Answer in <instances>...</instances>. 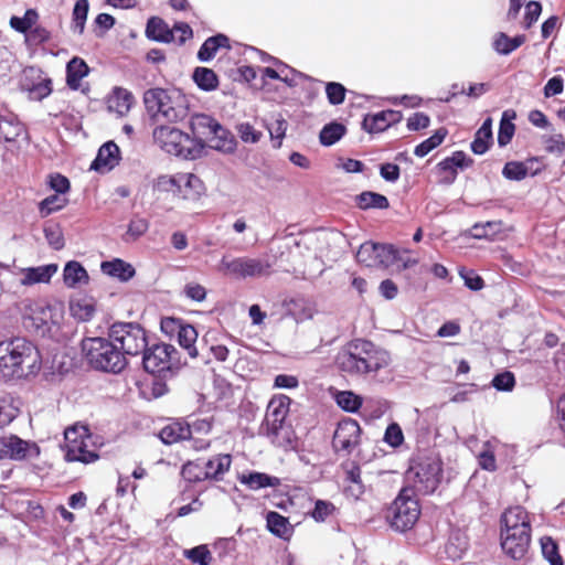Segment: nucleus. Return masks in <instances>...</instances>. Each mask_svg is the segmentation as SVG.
<instances>
[{
    "label": "nucleus",
    "mask_w": 565,
    "mask_h": 565,
    "mask_svg": "<svg viewBox=\"0 0 565 565\" xmlns=\"http://www.w3.org/2000/svg\"><path fill=\"white\" fill-rule=\"evenodd\" d=\"M66 202V199L61 198L57 194L50 195L40 203V212L43 216H47L53 212L61 210Z\"/></svg>",
    "instance_id": "55"
},
{
    "label": "nucleus",
    "mask_w": 565,
    "mask_h": 565,
    "mask_svg": "<svg viewBox=\"0 0 565 565\" xmlns=\"http://www.w3.org/2000/svg\"><path fill=\"white\" fill-rule=\"evenodd\" d=\"M290 398L286 395H275L267 405L265 416L266 435L271 443L284 447L290 443V430L285 425V419L289 413Z\"/></svg>",
    "instance_id": "9"
},
{
    "label": "nucleus",
    "mask_w": 565,
    "mask_h": 565,
    "mask_svg": "<svg viewBox=\"0 0 565 565\" xmlns=\"http://www.w3.org/2000/svg\"><path fill=\"white\" fill-rule=\"evenodd\" d=\"M20 88L29 99L41 102L52 93V79L41 68L29 66L23 70Z\"/></svg>",
    "instance_id": "14"
},
{
    "label": "nucleus",
    "mask_w": 565,
    "mask_h": 565,
    "mask_svg": "<svg viewBox=\"0 0 565 565\" xmlns=\"http://www.w3.org/2000/svg\"><path fill=\"white\" fill-rule=\"evenodd\" d=\"M356 203H358V206L362 210H369V209L384 210V209H387L390 205L386 196H384L380 193L371 192V191H365V192H362L361 194H359L356 196Z\"/></svg>",
    "instance_id": "39"
},
{
    "label": "nucleus",
    "mask_w": 565,
    "mask_h": 565,
    "mask_svg": "<svg viewBox=\"0 0 565 565\" xmlns=\"http://www.w3.org/2000/svg\"><path fill=\"white\" fill-rule=\"evenodd\" d=\"M270 267L269 262L259 258L246 256L231 257L224 255L218 264L217 270L233 279H246L267 276L270 274Z\"/></svg>",
    "instance_id": "11"
},
{
    "label": "nucleus",
    "mask_w": 565,
    "mask_h": 565,
    "mask_svg": "<svg viewBox=\"0 0 565 565\" xmlns=\"http://www.w3.org/2000/svg\"><path fill=\"white\" fill-rule=\"evenodd\" d=\"M116 345L127 355L142 353L148 347L146 331L137 323L118 322L114 323L108 333Z\"/></svg>",
    "instance_id": "12"
},
{
    "label": "nucleus",
    "mask_w": 565,
    "mask_h": 565,
    "mask_svg": "<svg viewBox=\"0 0 565 565\" xmlns=\"http://www.w3.org/2000/svg\"><path fill=\"white\" fill-rule=\"evenodd\" d=\"M82 350L88 364L95 370L118 374L127 365L125 353L109 337L84 339Z\"/></svg>",
    "instance_id": "4"
},
{
    "label": "nucleus",
    "mask_w": 565,
    "mask_h": 565,
    "mask_svg": "<svg viewBox=\"0 0 565 565\" xmlns=\"http://www.w3.org/2000/svg\"><path fill=\"white\" fill-rule=\"evenodd\" d=\"M24 131V126L15 117L0 116V140L14 141Z\"/></svg>",
    "instance_id": "38"
},
{
    "label": "nucleus",
    "mask_w": 565,
    "mask_h": 565,
    "mask_svg": "<svg viewBox=\"0 0 565 565\" xmlns=\"http://www.w3.org/2000/svg\"><path fill=\"white\" fill-rule=\"evenodd\" d=\"M287 127H288V124L281 116H279L278 118H276L274 121H271L268 125L267 128H268L270 138L273 140L277 141L275 145L276 148L281 146V140L284 139V137L286 135Z\"/></svg>",
    "instance_id": "57"
},
{
    "label": "nucleus",
    "mask_w": 565,
    "mask_h": 565,
    "mask_svg": "<svg viewBox=\"0 0 565 565\" xmlns=\"http://www.w3.org/2000/svg\"><path fill=\"white\" fill-rule=\"evenodd\" d=\"M402 120V114L397 110L386 109L364 117L363 129L370 134L382 132L393 124Z\"/></svg>",
    "instance_id": "19"
},
{
    "label": "nucleus",
    "mask_w": 565,
    "mask_h": 565,
    "mask_svg": "<svg viewBox=\"0 0 565 565\" xmlns=\"http://www.w3.org/2000/svg\"><path fill=\"white\" fill-rule=\"evenodd\" d=\"M39 14L34 9H28L23 17L13 15L10 19V26L20 33L29 32L36 23Z\"/></svg>",
    "instance_id": "45"
},
{
    "label": "nucleus",
    "mask_w": 565,
    "mask_h": 565,
    "mask_svg": "<svg viewBox=\"0 0 565 565\" xmlns=\"http://www.w3.org/2000/svg\"><path fill=\"white\" fill-rule=\"evenodd\" d=\"M44 236L51 247L60 250L64 247V237L58 225H49L44 227Z\"/></svg>",
    "instance_id": "58"
},
{
    "label": "nucleus",
    "mask_w": 565,
    "mask_h": 565,
    "mask_svg": "<svg viewBox=\"0 0 565 565\" xmlns=\"http://www.w3.org/2000/svg\"><path fill=\"white\" fill-rule=\"evenodd\" d=\"M502 551L512 559H522L525 557L531 542V532H509L501 531Z\"/></svg>",
    "instance_id": "16"
},
{
    "label": "nucleus",
    "mask_w": 565,
    "mask_h": 565,
    "mask_svg": "<svg viewBox=\"0 0 565 565\" xmlns=\"http://www.w3.org/2000/svg\"><path fill=\"white\" fill-rule=\"evenodd\" d=\"M361 428L356 420L344 419L338 424L333 435V447L350 452L359 443Z\"/></svg>",
    "instance_id": "17"
},
{
    "label": "nucleus",
    "mask_w": 565,
    "mask_h": 565,
    "mask_svg": "<svg viewBox=\"0 0 565 565\" xmlns=\"http://www.w3.org/2000/svg\"><path fill=\"white\" fill-rule=\"evenodd\" d=\"M190 128L193 134L192 138L198 139L202 145L204 139L218 151L231 153L235 150L234 136L210 115L194 114L190 120Z\"/></svg>",
    "instance_id": "6"
},
{
    "label": "nucleus",
    "mask_w": 565,
    "mask_h": 565,
    "mask_svg": "<svg viewBox=\"0 0 565 565\" xmlns=\"http://www.w3.org/2000/svg\"><path fill=\"white\" fill-rule=\"evenodd\" d=\"M239 138L244 142L256 143L262 137V132L257 131L250 124L243 122L237 126Z\"/></svg>",
    "instance_id": "64"
},
{
    "label": "nucleus",
    "mask_w": 565,
    "mask_h": 565,
    "mask_svg": "<svg viewBox=\"0 0 565 565\" xmlns=\"http://www.w3.org/2000/svg\"><path fill=\"white\" fill-rule=\"evenodd\" d=\"M89 9L88 0H77L73 9L74 31L83 33Z\"/></svg>",
    "instance_id": "49"
},
{
    "label": "nucleus",
    "mask_w": 565,
    "mask_h": 565,
    "mask_svg": "<svg viewBox=\"0 0 565 565\" xmlns=\"http://www.w3.org/2000/svg\"><path fill=\"white\" fill-rule=\"evenodd\" d=\"M159 437L166 445H172L191 439V428L185 425V422H172L160 430Z\"/></svg>",
    "instance_id": "27"
},
{
    "label": "nucleus",
    "mask_w": 565,
    "mask_h": 565,
    "mask_svg": "<svg viewBox=\"0 0 565 565\" xmlns=\"http://www.w3.org/2000/svg\"><path fill=\"white\" fill-rule=\"evenodd\" d=\"M178 174L160 175L153 183V189L159 192H171L177 195Z\"/></svg>",
    "instance_id": "62"
},
{
    "label": "nucleus",
    "mask_w": 565,
    "mask_h": 565,
    "mask_svg": "<svg viewBox=\"0 0 565 565\" xmlns=\"http://www.w3.org/2000/svg\"><path fill=\"white\" fill-rule=\"evenodd\" d=\"M335 402L339 407L350 413L356 412L362 405L361 397L350 391L338 392L335 395Z\"/></svg>",
    "instance_id": "48"
},
{
    "label": "nucleus",
    "mask_w": 565,
    "mask_h": 565,
    "mask_svg": "<svg viewBox=\"0 0 565 565\" xmlns=\"http://www.w3.org/2000/svg\"><path fill=\"white\" fill-rule=\"evenodd\" d=\"M57 271V265L47 264L38 267H29L22 269L21 285L32 286L35 284H47L53 275Z\"/></svg>",
    "instance_id": "25"
},
{
    "label": "nucleus",
    "mask_w": 565,
    "mask_h": 565,
    "mask_svg": "<svg viewBox=\"0 0 565 565\" xmlns=\"http://www.w3.org/2000/svg\"><path fill=\"white\" fill-rule=\"evenodd\" d=\"M146 34L149 39L158 42L170 43L173 41V31L169 29L162 19L157 17L148 20Z\"/></svg>",
    "instance_id": "35"
},
{
    "label": "nucleus",
    "mask_w": 565,
    "mask_h": 565,
    "mask_svg": "<svg viewBox=\"0 0 565 565\" xmlns=\"http://www.w3.org/2000/svg\"><path fill=\"white\" fill-rule=\"evenodd\" d=\"M230 49V40L224 34H216L206 39L198 52L201 62H209L216 55L220 49Z\"/></svg>",
    "instance_id": "29"
},
{
    "label": "nucleus",
    "mask_w": 565,
    "mask_h": 565,
    "mask_svg": "<svg viewBox=\"0 0 565 565\" xmlns=\"http://www.w3.org/2000/svg\"><path fill=\"white\" fill-rule=\"evenodd\" d=\"M100 269L103 274L117 278L120 281H128L136 274L134 266L120 258L103 262L100 264Z\"/></svg>",
    "instance_id": "26"
},
{
    "label": "nucleus",
    "mask_w": 565,
    "mask_h": 565,
    "mask_svg": "<svg viewBox=\"0 0 565 565\" xmlns=\"http://www.w3.org/2000/svg\"><path fill=\"white\" fill-rule=\"evenodd\" d=\"M516 118V113L513 109H507L502 113L499 131H498V143L500 147H505L512 140L515 126L513 120Z\"/></svg>",
    "instance_id": "36"
},
{
    "label": "nucleus",
    "mask_w": 565,
    "mask_h": 565,
    "mask_svg": "<svg viewBox=\"0 0 565 565\" xmlns=\"http://www.w3.org/2000/svg\"><path fill=\"white\" fill-rule=\"evenodd\" d=\"M120 161L119 147L114 141L105 142L98 150L90 169L105 173L113 170Z\"/></svg>",
    "instance_id": "20"
},
{
    "label": "nucleus",
    "mask_w": 565,
    "mask_h": 565,
    "mask_svg": "<svg viewBox=\"0 0 565 565\" xmlns=\"http://www.w3.org/2000/svg\"><path fill=\"white\" fill-rule=\"evenodd\" d=\"M64 284L70 288H75L88 282V274L86 269L76 260L66 263L63 270Z\"/></svg>",
    "instance_id": "31"
},
{
    "label": "nucleus",
    "mask_w": 565,
    "mask_h": 565,
    "mask_svg": "<svg viewBox=\"0 0 565 565\" xmlns=\"http://www.w3.org/2000/svg\"><path fill=\"white\" fill-rule=\"evenodd\" d=\"M149 228V223L146 218L134 217L124 235L125 242H134L142 236Z\"/></svg>",
    "instance_id": "50"
},
{
    "label": "nucleus",
    "mask_w": 565,
    "mask_h": 565,
    "mask_svg": "<svg viewBox=\"0 0 565 565\" xmlns=\"http://www.w3.org/2000/svg\"><path fill=\"white\" fill-rule=\"evenodd\" d=\"M204 193L203 182L193 173H178L177 196L183 200H198Z\"/></svg>",
    "instance_id": "22"
},
{
    "label": "nucleus",
    "mask_w": 565,
    "mask_h": 565,
    "mask_svg": "<svg viewBox=\"0 0 565 565\" xmlns=\"http://www.w3.org/2000/svg\"><path fill=\"white\" fill-rule=\"evenodd\" d=\"M419 515L418 500L414 491L409 487H405L387 508L385 518L395 531L405 532L415 525Z\"/></svg>",
    "instance_id": "7"
},
{
    "label": "nucleus",
    "mask_w": 565,
    "mask_h": 565,
    "mask_svg": "<svg viewBox=\"0 0 565 565\" xmlns=\"http://www.w3.org/2000/svg\"><path fill=\"white\" fill-rule=\"evenodd\" d=\"M89 68L84 60L73 57L66 65V83L71 89H78L81 81L87 76Z\"/></svg>",
    "instance_id": "33"
},
{
    "label": "nucleus",
    "mask_w": 565,
    "mask_h": 565,
    "mask_svg": "<svg viewBox=\"0 0 565 565\" xmlns=\"http://www.w3.org/2000/svg\"><path fill=\"white\" fill-rule=\"evenodd\" d=\"M468 546L469 540L467 534L461 530H454L445 544L444 554L448 559L458 561L467 553Z\"/></svg>",
    "instance_id": "24"
},
{
    "label": "nucleus",
    "mask_w": 565,
    "mask_h": 565,
    "mask_svg": "<svg viewBox=\"0 0 565 565\" xmlns=\"http://www.w3.org/2000/svg\"><path fill=\"white\" fill-rule=\"evenodd\" d=\"M376 266L388 267L401 260L398 250L391 244H377L375 254Z\"/></svg>",
    "instance_id": "43"
},
{
    "label": "nucleus",
    "mask_w": 565,
    "mask_h": 565,
    "mask_svg": "<svg viewBox=\"0 0 565 565\" xmlns=\"http://www.w3.org/2000/svg\"><path fill=\"white\" fill-rule=\"evenodd\" d=\"M502 174L509 180L520 181L527 175V168L524 163L518 161H510L505 163Z\"/></svg>",
    "instance_id": "53"
},
{
    "label": "nucleus",
    "mask_w": 565,
    "mask_h": 565,
    "mask_svg": "<svg viewBox=\"0 0 565 565\" xmlns=\"http://www.w3.org/2000/svg\"><path fill=\"white\" fill-rule=\"evenodd\" d=\"M143 353V367L148 373L160 374L170 370L171 355L175 349L171 344L160 343L146 348Z\"/></svg>",
    "instance_id": "15"
},
{
    "label": "nucleus",
    "mask_w": 565,
    "mask_h": 565,
    "mask_svg": "<svg viewBox=\"0 0 565 565\" xmlns=\"http://www.w3.org/2000/svg\"><path fill=\"white\" fill-rule=\"evenodd\" d=\"M334 512L335 507L332 502L319 499L315 502V508L310 512V515L317 522H324Z\"/></svg>",
    "instance_id": "52"
},
{
    "label": "nucleus",
    "mask_w": 565,
    "mask_h": 565,
    "mask_svg": "<svg viewBox=\"0 0 565 565\" xmlns=\"http://www.w3.org/2000/svg\"><path fill=\"white\" fill-rule=\"evenodd\" d=\"M384 441L393 448H397L404 443V434L397 423H392L387 426Z\"/></svg>",
    "instance_id": "59"
},
{
    "label": "nucleus",
    "mask_w": 565,
    "mask_h": 565,
    "mask_svg": "<svg viewBox=\"0 0 565 565\" xmlns=\"http://www.w3.org/2000/svg\"><path fill=\"white\" fill-rule=\"evenodd\" d=\"M540 543L542 554L550 565H564L562 556L558 553V546L552 537L544 536L541 539Z\"/></svg>",
    "instance_id": "46"
},
{
    "label": "nucleus",
    "mask_w": 565,
    "mask_h": 565,
    "mask_svg": "<svg viewBox=\"0 0 565 565\" xmlns=\"http://www.w3.org/2000/svg\"><path fill=\"white\" fill-rule=\"evenodd\" d=\"M179 344L186 350L191 358L198 356V350L195 342L198 339V332L191 324H184L177 335Z\"/></svg>",
    "instance_id": "41"
},
{
    "label": "nucleus",
    "mask_w": 565,
    "mask_h": 565,
    "mask_svg": "<svg viewBox=\"0 0 565 565\" xmlns=\"http://www.w3.org/2000/svg\"><path fill=\"white\" fill-rule=\"evenodd\" d=\"M441 462L436 458H424L414 462L406 472L412 490L420 494L435 492L441 480Z\"/></svg>",
    "instance_id": "10"
},
{
    "label": "nucleus",
    "mask_w": 565,
    "mask_h": 565,
    "mask_svg": "<svg viewBox=\"0 0 565 565\" xmlns=\"http://www.w3.org/2000/svg\"><path fill=\"white\" fill-rule=\"evenodd\" d=\"M152 137L162 151L186 160L199 158L204 147L198 139L170 125H158L152 131Z\"/></svg>",
    "instance_id": "5"
},
{
    "label": "nucleus",
    "mask_w": 565,
    "mask_h": 565,
    "mask_svg": "<svg viewBox=\"0 0 565 565\" xmlns=\"http://www.w3.org/2000/svg\"><path fill=\"white\" fill-rule=\"evenodd\" d=\"M497 391L510 392L515 385L514 374L510 371H504L497 374L491 382Z\"/></svg>",
    "instance_id": "56"
},
{
    "label": "nucleus",
    "mask_w": 565,
    "mask_h": 565,
    "mask_svg": "<svg viewBox=\"0 0 565 565\" xmlns=\"http://www.w3.org/2000/svg\"><path fill=\"white\" fill-rule=\"evenodd\" d=\"M445 137L446 131L444 129H438L433 136L416 146L414 154L419 158L427 156L444 141Z\"/></svg>",
    "instance_id": "47"
},
{
    "label": "nucleus",
    "mask_w": 565,
    "mask_h": 565,
    "mask_svg": "<svg viewBox=\"0 0 565 565\" xmlns=\"http://www.w3.org/2000/svg\"><path fill=\"white\" fill-rule=\"evenodd\" d=\"M194 83L203 90H214L218 85V79L213 70L206 67H196L193 72Z\"/></svg>",
    "instance_id": "40"
},
{
    "label": "nucleus",
    "mask_w": 565,
    "mask_h": 565,
    "mask_svg": "<svg viewBox=\"0 0 565 565\" xmlns=\"http://www.w3.org/2000/svg\"><path fill=\"white\" fill-rule=\"evenodd\" d=\"M241 483L247 486L252 490H259L268 487H277L280 481L276 477H271L263 472H249L239 477Z\"/></svg>",
    "instance_id": "37"
},
{
    "label": "nucleus",
    "mask_w": 565,
    "mask_h": 565,
    "mask_svg": "<svg viewBox=\"0 0 565 565\" xmlns=\"http://www.w3.org/2000/svg\"><path fill=\"white\" fill-rule=\"evenodd\" d=\"M501 223L498 222H487L484 224H476L472 230L471 234L475 238L481 239V238H490L492 235L495 234L497 231L500 230Z\"/></svg>",
    "instance_id": "63"
},
{
    "label": "nucleus",
    "mask_w": 565,
    "mask_h": 565,
    "mask_svg": "<svg viewBox=\"0 0 565 565\" xmlns=\"http://www.w3.org/2000/svg\"><path fill=\"white\" fill-rule=\"evenodd\" d=\"M66 461L90 463L98 459L96 443L86 426H73L64 431Z\"/></svg>",
    "instance_id": "8"
},
{
    "label": "nucleus",
    "mask_w": 565,
    "mask_h": 565,
    "mask_svg": "<svg viewBox=\"0 0 565 565\" xmlns=\"http://www.w3.org/2000/svg\"><path fill=\"white\" fill-rule=\"evenodd\" d=\"M390 362L391 356L387 351L361 339L349 342L335 358L338 367L351 375L377 372L388 366Z\"/></svg>",
    "instance_id": "1"
},
{
    "label": "nucleus",
    "mask_w": 565,
    "mask_h": 565,
    "mask_svg": "<svg viewBox=\"0 0 565 565\" xmlns=\"http://www.w3.org/2000/svg\"><path fill=\"white\" fill-rule=\"evenodd\" d=\"M267 529L270 533L282 540H288L292 534V525L289 520L278 512L270 511L266 516Z\"/></svg>",
    "instance_id": "32"
},
{
    "label": "nucleus",
    "mask_w": 565,
    "mask_h": 565,
    "mask_svg": "<svg viewBox=\"0 0 565 565\" xmlns=\"http://www.w3.org/2000/svg\"><path fill=\"white\" fill-rule=\"evenodd\" d=\"M10 460H32L39 457L40 447L34 441L24 440L15 435H8Z\"/></svg>",
    "instance_id": "21"
},
{
    "label": "nucleus",
    "mask_w": 565,
    "mask_h": 565,
    "mask_svg": "<svg viewBox=\"0 0 565 565\" xmlns=\"http://www.w3.org/2000/svg\"><path fill=\"white\" fill-rule=\"evenodd\" d=\"M501 531L531 532V522L526 510L520 505L507 509L500 519Z\"/></svg>",
    "instance_id": "18"
},
{
    "label": "nucleus",
    "mask_w": 565,
    "mask_h": 565,
    "mask_svg": "<svg viewBox=\"0 0 565 565\" xmlns=\"http://www.w3.org/2000/svg\"><path fill=\"white\" fill-rule=\"evenodd\" d=\"M41 356L36 347L25 338L0 342V377L20 379L40 370Z\"/></svg>",
    "instance_id": "2"
},
{
    "label": "nucleus",
    "mask_w": 565,
    "mask_h": 565,
    "mask_svg": "<svg viewBox=\"0 0 565 565\" xmlns=\"http://www.w3.org/2000/svg\"><path fill=\"white\" fill-rule=\"evenodd\" d=\"M183 556L193 564L211 565L213 556L206 544H201L183 551Z\"/></svg>",
    "instance_id": "44"
},
{
    "label": "nucleus",
    "mask_w": 565,
    "mask_h": 565,
    "mask_svg": "<svg viewBox=\"0 0 565 565\" xmlns=\"http://www.w3.org/2000/svg\"><path fill=\"white\" fill-rule=\"evenodd\" d=\"M525 40L526 38L523 34L510 38L504 32H499L493 38L492 47L500 55H509L520 47Z\"/></svg>",
    "instance_id": "34"
},
{
    "label": "nucleus",
    "mask_w": 565,
    "mask_h": 565,
    "mask_svg": "<svg viewBox=\"0 0 565 565\" xmlns=\"http://www.w3.org/2000/svg\"><path fill=\"white\" fill-rule=\"evenodd\" d=\"M134 100V96L128 89L115 87L108 98V109L119 116H125L129 113Z\"/></svg>",
    "instance_id": "28"
},
{
    "label": "nucleus",
    "mask_w": 565,
    "mask_h": 565,
    "mask_svg": "<svg viewBox=\"0 0 565 565\" xmlns=\"http://www.w3.org/2000/svg\"><path fill=\"white\" fill-rule=\"evenodd\" d=\"M459 275L462 278L465 286L470 290L478 291L484 286L483 279L472 269L461 268Z\"/></svg>",
    "instance_id": "60"
},
{
    "label": "nucleus",
    "mask_w": 565,
    "mask_h": 565,
    "mask_svg": "<svg viewBox=\"0 0 565 565\" xmlns=\"http://www.w3.org/2000/svg\"><path fill=\"white\" fill-rule=\"evenodd\" d=\"M377 243L366 242L362 244L356 253V259L360 264H364L367 267L376 266L375 254Z\"/></svg>",
    "instance_id": "51"
},
{
    "label": "nucleus",
    "mask_w": 565,
    "mask_h": 565,
    "mask_svg": "<svg viewBox=\"0 0 565 565\" xmlns=\"http://www.w3.org/2000/svg\"><path fill=\"white\" fill-rule=\"evenodd\" d=\"M70 311L75 319L83 322L89 321L96 312L95 300L87 296L72 299L70 302Z\"/></svg>",
    "instance_id": "30"
},
{
    "label": "nucleus",
    "mask_w": 565,
    "mask_h": 565,
    "mask_svg": "<svg viewBox=\"0 0 565 565\" xmlns=\"http://www.w3.org/2000/svg\"><path fill=\"white\" fill-rule=\"evenodd\" d=\"M542 13V4L537 1H530L525 6V14L523 19V28L529 30L539 20Z\"/></svg>",
    "instance_id": "61"
},
{
    "label": "nucleus",
    "mask_w": 565,
    "mask_h": 565,
    "mask_svg": "<svg viewBox=\"0 0 565 565\" xmlns=\"http://www.w3.org/2000/svg\"><path fill=\"white\" fill-rule=\"evenodd\" d=\"M345 87L337 82H330L326 85V94L331 105H340L345 99Z\"/></svg>",
    "instance_id": "54"
},
{
    "label": "nucleus",
    "mask_w": 565,
    "mask_h": 565,
    "mask_svg": "<svg viewBox=\"0 0 565 565\" xmlns=\"http://www.w3.org/2000/svg\"><path fill=\"white\" fill-rule=\"evenodd\" d=\"M142 100L149 118L159 125L177 124L189 115V100L178 89L149 88Z\"/></svg>",
    "instance_id": "3"
},
{
    "label": "nucleus",
    "mask_w": 565,
    "mask_h": 565,
    "mask_svg": "<svg viewBox=\"0 0 565 565\" xmlns=\"http://www.w3.org/2000/svg\"><path fill=\"white\" fill-rule=\"evenodd\" d=\"M345 134V127L340 122L327 124L320 131L319 139L323 146L330 147L338 142Z\"/></svg>",
    "instance_id": "42"
},
{
    "label": "nucleus",
    "mask_w": 565,
    "mask_h": 565,
    "mask_svg": "<svg viewBox=\"0 0 565 565\" xmlns=\"http://www.w3.org/2000/svg\"><path fill=\"white\" fill-rule=\"evenodd\" d=\"M25 320L30 321V327H33L36 331L44 334L50 330L49 324L53 320L52 309L50 306L35 302L29 307L25 313Z\"/></svg>",
    "instance_id": "23"
},
{
    "label": "nucleus",
    "mask_w": 565,
    "mask_h": 565,
    "mask_svg": "<svg viewBox=\"0 0 565 565\" xmlns=\"http://www.w3.org/2000/svg\"><path fill=\"white\" fill-rule=\"evenodd\" d=\"M232 463V457L227 454H220L203 463L201 475H192L193 469L199 468L198 462H188L182 468L183 477L189 481H201L204 479L221 480L228 471Z\"/></svg>",
    "instance_id": "13"
}]
</instances>
